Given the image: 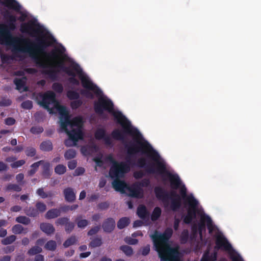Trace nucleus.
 I'll return each mask as SVG.
<instances>
[{"mask_svg": "<svg viewBox=\"0 0 261 261\" xmlns=\"http://www.w3.org/2000/svg\"><path fill=\"white\" fill-rule=\"evenodd\" d=\"M102 156L101 155L99 157H96L94 159V161L96 162V165L98 166H103V161L102 160Z\"/></svg>", "mask_w": 261, "mask_h": 261, "instance_id": "obj_57", "label": "nucleus"}, {"mask_svg": "<svg viewBox=\"0 0 261 261\" xmlns=\"http://www.w3.org/2000/svg\"><path fill=\"white\" fill-rule=\"evenodd\" d=\"M148 156L151 161L147 163L146 159L140 158L137 161V165L140 167H144L146 172L150 174H162L165 169V164L159 153L154 150H150Z\"/></svg>", "mask_w": 261, "mask_h": 261, "instance_id": "obj_8", "label": "nucleus"}, {"mask_svg": "<svg viewBox=\"0 0 261 261\" xmlns=\"http://www.w3.org/2000/svg\"><path fill=\"white\" fill-rule=\"evenodd\" d=\"M140 251L143 255L145 256L147 255L150 251V246L149 245H146L141 248Z\"/></svg>", "mask_w": 261, "mask_h": 261, "instance_id": "obj_51", "label": "nucleus"}, {"mask_svg": "<svg viewBox=\"0 0 261 261\" xmlns=\"http://www.w3.org/2000/svg\"><path fill=\"white\" fill-rule=\"evenodd\" d=\"M97 139H103L105 143L110 145L112 143V139L110 136L106 135L105 130L102 129H98L95 134Z\"/></svg>", "mask_w": 261, "mask_h": 261, "instance_id": "obj_14", "label": "nucleus"}, {"mask_svg": "<svg viewBox=\"0 0 261 261\" xmlns=\"http://www.w3.org/2000/svg\"><path fill=\"white\" fill-rule=\"evenodd\" d=\"M61 213V209L53 208L47 212L45 217L47 219H54L60 216Z\"/></svg>", "mask_w": 261, "mask_h": 261, "instance_id": "obj_19", "label": "nucleus"}, {"mask_svg": "<svg viewBox=\"0 0 261 261\" xmlns=\"http://www.w3.org/2000/svg\"><path fill=\"white\" fill-rule=\"evenodd\" d=\"M25 153L27 156H33L36 154V150L33 147H29L25 150Z\"/></svg>", "mask_w": 261, "mask_h": 261, "instance_id": "obj_48", "label": "nucleus"}, {"mask_svg": "<svg viewBox=\"0 0 261 261\" xmlns=\"http://www.w3.org/2000/svg\"><path fill=\"white\" fill-rule=\"evenodd\" d=\"M40 165H42L43 171H45V172H46V170L47 171L48 176H50V164L48 162L43 161V163H42Z\"/></svg>", "mask_w": 261, "mask_h": 261, "instance_id": "obj_50", "label": "nucleus"}, {"mask_svg": "<svg viewBox=\"0 0 261 261\" xmlns=\"http://www.w3.org/2000/svg\"><path fill=\"white\" fill-rule=\"evenodd\" d=\"M20 31L22 33H25L29 34L32 37L37 38V40L38 41V44L37 45H35L28 39L21 38L18 37H13L10 32L7 29H3L0 31L1 43L12 47V51L13 52H21L23 53H28L30 55V54L28 52H23L14 49V44L15 41L13 40V38H18L20 39L21 40L24 39L27 40V43H29V44L30 46L36 48H40L41 49L40 55L41 54V53H43L44 54V42L38 37L39 33V29L38 28H36L34 27L32 24L29 23H24L21 25Z\"/></svg>", "mask_w": 261, "mask_h": 261, "instance_id": "obj_5", "label": "nucleus"}, {"mask_svg": "<svg viewBox=\"0 0 261 261\" xmlns=\"http://www.w3.org/2000/svg\"><path fill=\"white\" fill-rule=\"evenodd\" d=\"M21 107L25 109H30L32 107V102L30 100L25 101L22 103Z\"/></svg>", "mask_w": 261, "mask_h": 261, "instance_id": "obj_53", "label": "nucleus"}, {"mask_svg": "<svg viewBox=\"0 0 261 261\" xmlns=\"http://www.w3.org/2000/svg\"><path fill=\"white\" fill-rule=\"evenodd\" d=\"M53 89L57 92L60 93L63 91V87L58 83H55L53 85Z\"/></svg>", "mask_w": 261, "mask_h": 261, "instance_id": "obj_54", "label": "nucleus"}, {"mask_svg": "<svg viewBox=\"0 0 261 261\" xmlns=\"http://www.w3.org/2000/svg\"><path fill=\"white\" fill-rule=\"evenodd\" d=\"M27 79L25 77H23L21 79H15L14 80V83L16 86L17 90L20 92L25 91L27 90V88L25 86Z\"/></svg>", "mask_w": 261, "mask_h": 261, "instance_id": "obj_17", "label": "nucleus"}, {"mask_svg": "<svg viewBox=\"0 0 261 261\" xmlns=\"http://www.w3.org/2000/svg\"><path fill=\"white\" fill-rule=\"evenodd\" d=\"M84 171H85V170L84 168H78L75 170L74 175H75V176L80 175L81 174H82L84 172Z\"/></svg>", "mask_w": 261, "mask_h": 261, "instance_id": "obj_63", "label": "nucleus"}, {"mask_svg": "<svg viewBox=\"0 0 261 261\" xmlns=\"http://www.w3.org/2000/svg\"><path fill=\"white\" fill-rule=\"evenodd\" d=\"M76 241V239L75 237L72 236L70 238H69L68 239H67L64 243L63 246L67 248L69 246L73 245L75 243Z\"/></svg>", "mask_w": 261, "mask_h": 261, "instance_id": "obj_39", "label": "nucleus"}, {"mask_svg": "<svg viewBox=\"0 0 261 261\" xmlns=\"http://www.w3.org/2000/svg\"><path fill=\"white\" fill-rule=\"evenodd\" d=\"M94 109L95 112L99 115H102L105 110L108 111L114 116L117 122L121 124L128 133L138 137L139 133L132 128L130 122L121 113L114 109L113 102L107 97L100 96L98 100L95 102Z\"/></svg>", "mask_w": 261, "mask_h": 261, "instance_id": "obj_7", "label": "nucleus"}, {"mask_svg": "<svg viewBox=\"0 0 261 261\" xmlns=\"http://www.w3.org/2000/svg\"><path fill=\"white\" fill-rule=\"evenodd\" d=\"M216 259V252L215 251L210 254V251L207 250L203 255L201 261H214Z\"/></svg>", "mask_w": 261, "mask_h": 261, "instance_id": "obj_21", "label": "nucleus"}, {"mask_svg": "<svg viewBox=\"0 0 261 261\" xmlns=\"http://www.w3.org/2000/svg\"><path fill=\"white\" fill-rule=\"evenodd\" d=\"M100 226H96L93 228H92L88 232V236H93L96 233H97L100 230Z\"/></svg>", "mask_w": 261, "mask_h": 261, "instance_id": "obj_47", "label": "nucleus"}, {"mask_svg": "<svg viewBox=\"0 0 261 261\" xmlns=\"http://www.w3.org/2000/svg\"><path fill=\"white\" fill-rule=\"evenodd\" d=\"M112 135L113 138L121 141L124 145L128 154L126 160L127 158H130L131 159V158L133 155L141 151V147L134 141L131 140L128 142L125 141L124 135L121 130L119 129H115L112 132Z\"/></svg>", "mask_w": 261, "mask_h": 261, "instance_id": "obj_10", "label": "nucleus"}, {"mask_svg": "<svg viewBox=\"0 0 261 261\" xmlns=\"http://www.w3.org/2000/svg\"><path fill=\"white\" fill-rule=\"evenodd\" d=\"M68 166L70 169H74L76 166V162L75 160L69 162Z\"/></svg>", "mask_w": 261, "mask_h": 261, "instance_id": "obj_60", "label": "nucleus"}, {"mask_svg": "<svg viewBox=\"0 0 261 261\" xmlns=\"http://www.w3.org/2000/svg\"><path fill=\"white\" fill-rule=\"evenodd\" d=\"M25 163V160H21L14 162L13 163L11 164V166L13 168H18L23 165H24Z\"/></svg>", "mask_w": 261, "mask_h": 261, "instance_id": "obj_43", "label": "nucleus"}, {"mask_svg": "<svg viewBox=\"0 0 261 261\" xmlns=\"http://www.w3.org/2000/svg\"><path fill=\"white\" fill-rule=\"evenodd\" d=\"M74 227L73 223L68 221L65 225V230L68 232H71Z\"/></svg>", "mask_w": 261, "mask_h": 261, "instance_id": "obj_52", "label": "nucleus"}, {"mask_svg": "<svg viewBox=\"0 0 261 261\" xmlns=\"http://www.w3.org/2000/svg\"><path fill=\"white\" fill-rule=\"evenodd\" d=\"M129 220L126 217H124L119 220L117 223V226L119 229H122L128 225Z\"/></svg>", "mask_w": 261, "mask_h": 261, "instance_id": "obj_31", "label": "nucleus"}, {"mask_svg": "<svg viewBox=\"0 0 261 261\" xmlns=\"http://www.w3.org/2000/svg\"><path fill=\"white\" fill-rule=\"evenodd\" d=\"M120 249L127 256H130L133 254V249L129 246H122L120 247Z\"/></svg>", "mask_w": 261, "mask_h": 261, "instance_id": "obj_40", "label": "nucleus"}, {"mask_svg": "<svg viewBox=\"0 0 261 261\" xmlns=\"http://www.w3.org/2000/svg\"><path fill=\"white\" fill-rule=\"evenodd\" d=\"M43 163V161H40L39 162H36L34 164H33L31 167L32 168V169H31L30 171H28V174L30 176L33 175L36 171L37 170L39 166L42 164Z\"/></svg>", "mask_w": 261, "mask_h": 261, "instance_id": "obj_30", "label": "nucleus"}, {"mask_svg": "<svg viewBox=\"0 0 261 261\" xmlns=\"http://www.w3.org/2000/svg\"><path fill=\"white\" fill-rule=\"evenodd\" d=\"M216 245L215 250L222 248L227 251L232 261H244L240 255L236 252L232 248L226 239L221 234H218L216 238Z\"/></svg>", "mask_w": 261, "mask_h": 261, "instance_id": "obj_11", "label": "nucleus"}, {"mask_svg": "<svg viewBox=\"0 0 261 261\" xmlns=\"http://www.w3.org/2000/svg\"><path fill=\"white\" fill-rule=\"evenodd\" d=\"M105 161L112 164L109 173L112 178H115L112 183L113 188L122 193L124 192L125 189L129 192L130 187H128L124 181L119 179V178L123 177L125 173L130 170L132 159L127 158L125 162L118 163L114 160L111 155H109L105 158Z\"/></svg>", "mask_w": 261, "mask_h": 261, "instance_id": "obj_6", "label": "nucleus"}, {"mask_svg": "<svg viewBox=\"0 0 261 261\" xmlns=\"http://www.w3.org/2000/svg\"><path fill=\"white\" fill-rule=\"evenodd\" d=\"M0 3L5 5L6 7L17 11L20 9V6L15 0H0Z\"/></svg>", "mask_w": 261, "mask_h": 261, "instance_id": "obj_16", "label": "nucleus"}, {"mask_svg": "<svg viewBox=\"0 0 261 261\" xmlns=\"http://www.w3.org/2000/svg\"><path fill=\"white\" fill-rule=\"evenodd\" d=\"M42 251V249L41 247L38 246H34L31 248L28 251L27 254L29 255L33 256L37 255Z\"/></svg>", "mask_w": 261, "mask_h": 261, "instance_id": "obj_26", "label": "nucleus"}, {"mask_svg": "<svg viewBox=\"0 0 261 261\" xmlns=\"http://www.w3.org/2000/svg\"><path fill=\"white\" fill-rule=\"evenodd\" d=\"M16 221L19 223L28 225L30 223L29 218L25 216H19L16 218Z\"/></svg>", "mask_w": 261, "mask_h": 261, "instance_id": "obj_37", "label": "nucleus"}, {"mask_svg": "<svg viewBox=\"0 0 261 261\" xmlns=\"http://www.w3.org/2000/svg\"><path fill=\"white\" fill-rule=\"evenodd\" d=\"M63 194L65 199L69 202H72L75 200V193L72 188H65L63 191Z\"/></svg>", "mask_w": 261, "mask_h": 261, "instance_id": "obj_13", "label": "nucleus"}, {"mask_svg": "<svg viewBox=\"0 0 261 261\" xmlns=\"http://www.w3.org/2000/svg\"><path fill=\"white\" fill-rule=\"evenodd\" d=\"M36 208L38 213H43L46 210V205L42 202H37L36 204Z\"/></svg>", "mask_w": 261, "mask_h": 261, "instance_id": "obj_36", "label": "nucleus"}, {"mask_svg": "<svg viewBox=\"0 0 261 261\" xmlns=\"http://www.w3.org/2000/svg\"><path fill=\"white\" fill-rule=\"evenodd\" d=\"M69 221V219L67 217H62L59 218L56 221L57 225H66Z\"/></svg>", "mask_w": 261, "mask_h": 261, "instance_id": "obj_44", "label": "nucleus"}, {"mask_svg": "<svg viewBox=\"0 0 261 261\" xmlns=\"http://www.w3.org/2000/svg\"><path fill=\"white\" fill-rule=\"evenodd\" d=\"M76 152L75 150L70 149L65 152L64 157L66 160H70L75 157Z\"/></svg>", "mask_w": 261, "mask_h": 261, "instance_id": "obj_33", "label": "nucleus"}, {"mask_svg": "<svg viewBox=\"0 0 261 261\" xmlns=\"http://www.w3.org/2000/svg\"><path fill=\"white\" fill-rule=\"evenodd\" d=\"M102 244L101 239L100 238H95L90 243V246L92 248H95L100 246Z\"/></svg>", "mask_w": 261, "mask_h": 261, "instance_id": "obj_41", "label": "nucleus"}, {"mask_svg": "<svg viewBox=\"0 0 261 261\" xmlns=\"http://www.w3.org/2000/svg\"><path fill=\"white\" fill-rule=\"evenodd\" d=\"M40 148L42 150L49 151L53 149V144L50 141H45L40 144Z\"/></svg>", "mask_w": 261, "mask_h": 261, "instance_id": "obj_27", "label": "nucleus"}, {"mask_svg": "<svg viewBox=\"0 0 261 261\" xmlns=\"http://www.w3.org/2000/svg\"><path fill=\"white\" fill-rule=\"evenodd\" d=\"M154 191L156 197L162 200L165 205H168L169 201L171 202V207L173 210H176L180 206L181 198L175 191L169 193L160 187H156Z\"/></svg>", "mask_w": 261, "mask_h": 261, "instance_id": "obj_9", "label": "nucleus"}, {"mask_svg": "<svg viewBox=\"0 0 261 261\" xmlns=\"http://www.w3.org/2000/svg\"><path fill=\"white\" fill-rule=\"evenodd\" d=\"M40 103L49 113H55V110L59 113L61 127L69 137L65 140V144L67 147L75 146L76 142L83 138L82 118L76 117L70 120L66 108L56 100L55 94L52 91H47L44 94Z\"/></svg>", "mask_w": 261, "mask_h": 261, "instance_id": "obj_2", "label": "nucleus"}, {"mask_svg": "<svg viewBox=\"0 0 261 261\" xmlns=\"http://www.w3.org/2000/svg\"><path fill=\"white\" fill-rule=\"evenodd\" d=\"M24 178V175L22 173H19L16 176V179L17 182L20 183V185H22L23 182V179Z\"/></svg>", "mask_w": 261, "mask_h": 261, "instance_id": "obj_56", "label": "nucleus"}, {"mask_svg": "<svg viewBox=\"0 0 261 261\" xmlns=\"http://www.w3.org/2000/svg\"><path fill=\"white\" fill-rule=\"evenodd\" d=\"M161 214V210L159 207H156L154 209L151 215V219L152 221L157 220Z\"/></svg>", "mask_w": 261, "mask_h": 261, "instance_id": "obj_35", "label": "nucleus"}, {"mask_svg": "<svg viewBox=\"0 0 261 261\" xmlns=\"http://www.w3.org/2000/svg\"><path fill=\"white\" fill-rule=\"evenodd\" d=\"M189 232L187 230H184L181 235V240L182 243H185L188 238Z\"/></svg>", "mask_w": 261, "mask_h": 261, "instance_id": "obj_49", "label": "nucleus"}, {"mask_svg": "<svg viewBox=\"0 0 261 261\" xmlns=\"http://www.w3.org/2000/svg\"><path fill=\"white\" fill-rule=\"evenodd\" d=\"M40 229L48 235L54 233L55 231V229L53 225L48 223H43L41 224Z\"/></svg>", "mask_w": 261, "mask_h": 261, "instance_id": "obj_18", "label": "nucleus"}, {"mask_svg": "<svg viewBox=\"0 0 261 261\" xmlns=\"http://www.w3.org/2000/svg\"><path fill=\"white\" fill-rule=\"evenodd\" d=\"M102 226L105 232H111L115 228V220L112 218H108L103 222Z\"/></svg>", "mask_w": 261, "mask_h": 261, "instance_id": "obj_15", "label": "nucleus"}, {"mask_svg": "<svg viewBox=\"0 0 261 261\" xmlns=\"http://www.w3.org/2000/svg\"><path fill=\"white\" fill-rule=\"evenodd\" d=\"M172 232V229L168 228L163 233L155 231L150 236L161 261H180L178 248H171L168 243Z\"/></svg>", "mask_w": 261, "mask_h": 261, "instance_id": "obj_4", "label": "nucleus"}, {"mask_svg": "<svg viewBox=\"0 0 261 261\" xmlns=\"http://www.w3.org/2000/svg\"><path fill=\"white\" fill-rule=\"evenodd\" d=\"M57 243L55 241L49 240L44 245V249L51 251H54L56 249Z\"/></svg>", "mask_w": 261, "mask_h": 261, "instance_id": "obj_24", "label": "nucleus"}, {"mask_svg": "<svg viewBox=\"0 0 261 261\" xmlns=\"http://www.w3.org/2000/svg\"><path fill=\"white\" fill-rule=\"evenodd\" d=\"M16 239V237L14 235H11L5 238L1 241L2 244L4 245H7L12 244Z\"/></svg>", "mask_w": 261, "mask_h": 261, "instance_id": "obj_32", "label": "nucleus"}, {"mask_svg": "<svg viewBox=\"0 0 261 261\" xmlns=\"http://www.w3.org/2000/svg\"><path fill=\"white\" fill-rule=\"evenodd\" d=\"M137 214L139 217L142 219H145L148 217L149 214L146 207L143 205H140L137 210Z\"/></svg>", "mask_w": 261, "mask_h": 261, "instance_id": "obj_22", "label": "nucleus"}, {"mask_svg": "<svg viewBox=\"0 0 261 261\" xmlns=\"http://www.w3.org/2000/svg\"><path fill=\"white\" fill-rule=\"evenodd\" d=\"M5 17L7 19V20L10 22L11 28L12 29H14L15 28L14 23L16 20L15 16L10 14L9 12L7 11Z\"/></svg>", "mask_w": 261, "mask_h": 261, "instance_id": "obj_29", "label": "nucleus"}, {"mask_svg": "<svg viewBox=\"0 0 261 261\" xmlns=\"http://www.w3.org/2000/svg\"><path fill=\"white\" fill-rule=\"evenodd\" d=\"M125 242L128 244L135 245L138 243V241L137 239L127 237L125 239Z\"/></svg>", "mask_w": 261, "mask_h": 261, "instance_id": "obj_55", "label": "nucleus"}, {"mask_svg": "<svg viewBox=\"0 0 261 261\" xmlns=\"http://www.w3.org/2000/svg\"><path fill=\"white\" fill-rule=\"evenodd\" d=\"M167 175L170 181L171 188L173 190L179 189L182 198L185 200V205L188 206L187 215L185 217L184 222L190 223L193 219L195 218L196 214L197 213L200 218V222L193 225V231L196 233L198 230L201 237L202 231L205 230V224L207 225L210 233L214 231L216 226L213 224L212 220L210 217L204 213L203 211L198 209V201L192 195H187L186 188L182 183L178 175L171 173H167Z\"/></svg>", "mask_w": 261, "mask_h": 261, "instance_id": "obj_3", "label": "nucleus"}, {"mask_svg": "<svg viewBox=\"0 0 261 261\" xmlns=\"http://www.w3.org/2000/svg\"><path fill=\"white\" fill-rule=\"evenodd\" d=\"M37 194L42 198H46L47 197H51L54 196V194L51 192H45L43 188H39L36 191Z\"/></svg>", "mask_w": 261, "mask_h": 261, "instance_id": "obj_25", "label": "nucleus"}, {"mask_svg": "<svg viewBox=\"0 0 261 261\" xmlns=\"http://www.w3.org/2000/svg\"><path fill=\"white\" fill-rule=\"evenodd\" d=\"M77 204H74L71 206H67L63 208V210L65 212L68 211H73L75 210L78 207Z\"/></svg>", "mask_w": 261, "mask_h": 261, "instance_id": "obj_58", "label": "nucleus"}, {"mask_svg": "<svg viewBox=\"0 0 261 261\" xmlns=\"http://www.w3.org/2000/svg\"><path fill=\"white\" fill-rule=\"evenodd\" d=\"M67 96L70 99H77L79 97V94L75 91H69L68 92Z\"/></svg>", "mask_w": 261, "mask_h": 261, "instance_id": "obj_45", "label": "nucleus"}, {"mask_svg": "<svg viewBox=\"0 0 261 261\" xmlns=\"http://www.w3.org/2000/svg\"><path fill=\"white\" fill-rule=\"evenodd\" d=\"M8 166L3 162L0 161V172L7 170Z\"/></svg>", "mask_w": 261, "mask_h": 261, "instance_id": "obj_62", "label": "nucleus"}, {"mask_svg": "<svg viewBox=\"0 0 261 261\" xmlns=\"http://www.w3.org/2000/svg\"><path fill=\"white\" fill-rule=\"evenodd\" d=\"M5 122L7 125H11L15 123V120L13 118L9 117L5 120Z\"/></svg>", "mask_w": 261, "mask_h": 261, "instance_id": "obj_59", "label": "nucleus"}, {"mask_svg": "<svg viewBox=\"0 0 261 261\" xmlns=\"http://www.w3.org/2000/svg\"><path fill=\"white\" fill-rule=\"evenodd\" d=\"M15 250V247L13 246H10L5 247L4 250L6 253H9L13 252Z\"/></svg>", "mask_w": 261, "mask_h": 261, "instance_id": "obj_61", "label": "nucleus"}, {"mask_svg": "<svg viewBox=\"0 0 261 261\" xmlns=\"http://www.w3.org/2000/svg\"><path fill=\"white\" fill-rule=\"evenodd\" d=\"M24 212L28 216L30 217H37L38 215V211H37L36 208L30 207H27L24 209Z\"/></svg>", "mask_w": 261, "mask_h": 261, "instance_id": "obj_28", "label": "nucleus"}, {"mask_svg": "<svg viewBox=\"0 0 261 261\" xmlns=\"http://www.w3.org/2000/svg\"><path fill=\"white\" fill-rule=\"evenodd\" d=\"M81 105V102L80 100H74L71 103V106L73 109L78 108Z\"/></svg>", "mask_w": 261, "mask_h": 261, "instance_id": "obj_64", "label": "nucleus"}, {"mask_svg": "<svg viewBox=\"0 0 261 261\" xmlns=\"http://www.w3.org/2000/svg\"><path fill=\"white\" fill-rule=\"evenodd\" d=\"M21 190L20 186L15 184H9L5 187L6 191L20 192Z\"/></svg>", "mask_w": 261, "mask_h": 261, "instance_id": "obj_23", "label": "nucleus"}, {"mask_svg": "<svg viewBox=\"0 0 261 261\" xmlns=\"http://www.w3.org/2000/svg\"><path fill=\"white\" fill-rule=\"evenodd\" d=\"M15 41L14 49L23 52H28L30 57L37 61V64L43 68L47 73L54 75L56 71L63 70L69 76H75L77 73L81 80L82 86L85 89L82 90V93L87 97L93 98L92 91L97 95L101 94V90L94 84L90 78L84 73L78 65H73L71 67H66L63 64V54L65 51L64 47L58 46L53 49L49 55L44 53V57L40 56V48H36L30 46L27 40H21L18 38H13Z\"/></svg>", "mask_w": 261, "mask_h": 261, "instance_id": "obj_1", "label": "nucleus"}, {"mask_svg": "<svg viewBox=\"0 0 261 261\" xmlns=\"http://www.w3.org/2000/svg\"><path fill=\"white\" fill-rule=\"evenodd\" d=\"M149 184V181L147 179L143 180L140 184H134L129 188V196L136 198L142 197L143 196V191L141 187L147 186Z\"/></svg>", "mask_w": 261, "mask_h": 261, "instance_id": "obj_12", "label": "nucleus"}, {"mask_svg": "<svg viewBox=\"0 0 261 261\" xmlns=\"http://www.w3.org/2000/svg\"><path fill=\"white\" fill-rule=\"evenodd\" d=\"M43 129L41 126H34L31 128V132L34 134H38L43 132Z\"/></svg>", "mask_w": 261, "mask_h": 261, "instance_id": "obj_46", "label": "nucleus"}, {"mask_svg": "<svg viewBox=\"0 0 261 261\" xmlns=\"http://www.w3.org/2000/svg\"><path fill=\"white\" fill-rule=\"evenodd\" d=\"M75 222L76 223L78 227L80 228H85L89 223L87 220L83 219L82 215L78 216L75 219Z\"/></svg>", "mask_w": 261, "mask_h": 261, "instance_id": "obj_20", "label": "nucleus"}, {"mask_svg": "<svg viewBox=\"0 0 261 261\" xmlns=\"http://www.w3.org/2000/svg\"><path fill=\"white\" fill-rule=\"evenodd\" d=\"M24 230V228L20 224H16L12 228V231L14 234H20Z\"/></svg>", "mask_w": 261, "mask_h": 261, "instance_id": "obj_34", "label": "nucleus"}, {"mask_svg": "<svg viewBox=\"0 0 261 261\" xmlns=\"http://www.w3.org/2000/svg\"><path fill=\"white\" fill-rule=\"evenodd\" d=\"M11 102V100L5 97H2L0 99V106L6 107L10 105Z\"/></svg>", "mask_w": 261, "mask_h": 261, "instance_id": "obj_42", "label": "nucleus"}, {"mask_svg": "<svg viewBox=\"0 0 261 261\" xmlns=\"http://www.w3.org/2000/svg\"><path fill=\"white\" fill-rule=\"evenodd\" d=\"M66 171V167L63 165L59 164L55 168V172L59 175L64 174Z\"/></svg>", "mask_w": 261, "mask_h": 261, "instance_id": "obj_38", "label": "nucleus"}]
</instances>
